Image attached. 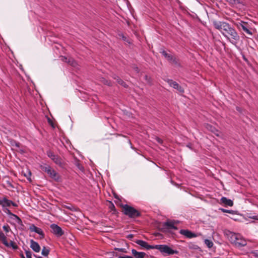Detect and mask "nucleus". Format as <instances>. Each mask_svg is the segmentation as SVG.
Wrapping results in <instances>:
<instances>
[{"instance_id": "obj_33", "label": "nucleus", "mask_w": 258, "mask_h": 258, "mask_svg": "<svg viewBox=\"0 0 258 258\" xmlns=\"http://www.w3.org/2000/svg\"><path fill=\"white\" fill-rule=\"evenodd\" d=\"M220 210L224 213H231L232 212V210H226L224 209H220Z\"/></svg>"}, {"instance_id": "obj_28", "label": "nucleus", "mask_w": 258, "mask_h": 258, "mask_svg": "<svg viewBox=\"0 0 258 258\" xmlns=\"http://www.w3.org/2000/svg\"><path fill=\"white\" fill-rule=\"evenodd\" d=\"M68 63L73 67H75L77 65L76 61L72 58H69Z\"/></svg>"}, {"instance_id": "obj_17", "label": "nucleus", "mask_w": 258, "mask_h": 258, "mask_svg": "<svg viewBox=\"0 0 258 258\" xmlns=\"http://www.w3.org/2000/svg\"><path fill=\"white\" fill-rule=\"evenodd\" d=\"M12 203V201L7 199L6 198H3L0 199V205L3 207H10Z\"/></svg>"}, {"instance_id": "obj_9", "label": "nucleus", "mask_w": 258, "mask_h": 258, "mask_svg": "<svg viewBox=\"0 0 258 258\" xmlns=\"http://www.w3.org/2000/svg\"><path fill=\"white\" fill-rule=\"evenodd\" d=\"M50 228L52 230V232L57 237H60L64 234L61 228L56 224H51L50 225Z\"/></svg>"}, {"instance_id": "obj_24", "label": "nucleus", "mask_w": 258, "mask_h": 258, "mask_svg": "<svg viewBox=\"0 0 258 258\" xmlns=\"http://www.w3.org/2000/svg\"><path fill=\"white\" fill-rule=\"evenodd\" d=\"M5 246L8 247H12L14 249H17L18 248V246L13 241H11L10 243L8 242V245Z\"/></svg>"}, {"instance_id": "obj_15", "label": "nucleus", "mask_w": 258, "mask_h": 258, "mask_svg": "<svg viewBox=\"0 0 258 258\" xmlns=\"http://www.w3.org/2000/svg\"><path fill=\"white\" fill-rule=\"evenodd\" d=\"M4 211L5 213H6L7 214H8V215H11V216L14 217V219H15V221L18 224H20V223H21L22 222L21 219L17 215L12 213L10 211V210L9 209H8V208H5L4 209Z\"/></svg>"}, {"instance_id": "obj_32", "label": "nucleus", "mask_w": 258, "mask_h": 258, "mask_svg": "<svg viewBox=\"0 0 258 258\" xmlns=\"http://www.w3.org/2000/svg\"><path fill=\"white\" fill-rule=\"evenodd\" d=\"M155 140L159 144H162L163 143V140L159 138V137H156L155 138Z\"/></svg>"}, {"instance_id": "obj_2", "label": "nucleus", "mask_w": 258, "mask_h": 258, "mask_svg": "<svg viewBox=\"0 0 258 258\" xmlns=\"http://www.w3.org/2000/svg\"><path fill=\"white\" fill-rule=\"evenodd\" d=\"M229 238L231 242L237 247H242L246 245V240L239 234L230 232Z\"/></svg>"}, {"instance_id": "obj_43", "label": "nucleus", "mask_w": 258, "mask_h": 258, "mask_svg": "<svg viewBox=\"0 0 258 258\" xmlns=\"http://www.w3.org/2000/svg\"><path fill=\"white\" fill-rule=\"evenodd\" d=\"M29 175H31V173L30 172H29Z\"/></svg>"}, {"instance_id": "obj_8", "label": "nucleus", "mask_w": 258, "mask_h": 258, "mask_svg": "<svg viewBox=\"0 0 258 258\" xmlns=\"http://www.w3.org/2000/svg\"><path fill=\"white\" fill-rule=\"evenodd\" d=\"M160 53L170 62L175 64L179 65V61L178 59L175 57L174 55L168 53L166 51L163 50Z\"/></svg>"}, {"instance_id": "obj_10", "label": "nucleus", "mask_w": 258, "mask_h": 258, "mask_svg": "<svg viewBox=\"0 0 258 258\" xmlns=\"http://www.w3.org/2000/svg\"><path fill=\"white\" fill-rule=\"evenodd\" d=\"M29 230L31 232H34L37 234H38L40 236V238L42 239L44 237V233L43 230L37 227H36L34 224H31L29 227Z\"/></svg>"}, {"instance_id": "obj_25", "label": "nucleus", "mask_w": 258, "mask_h": 258, "mask_svg": "<svg viewBox=\"0 0 258 258\" xmlns=\"http://www.w3.org/2000/svg\"><path fill=\"white\" fill-rule=\"evenodd\" d=\"M100 81L104 84L108 86H111L112 85V82L110 81L107 80L104 78H102L100 80Z\"/></svg>"}, {"instance_id": "obj_13", "label": "nucleus", "mask_w": 258, "mask_h": 258, "mask_svg": "<svg viewBox=\"0 0 258 258\" xmlns=\"http://www.w3.org/2000/svg\"><path fill=\"white\" fill-rule=\"evenodd\" d=\"M180 233L189 238H191L197 236V235L195 233H192L188 230L181 229L180 231Z\"/></svg>"}, {"instance_id": "obj_36", "label": "nucleus", "mask_w": 258, "mask_h": 258, "mask_svg": "<svg viewBox=\"0 0 258 258\" xmlns=\"http://www.w3.org/2000/svg\"><path fill=\"white\" fill-rule=\"evenodd\" d=\"M255 256L258 257V250H254L252 252Z\"/></svg>"}, {"instance_id": "obj_42", "label": "nucleus", "mask_w": 258, "mask_h": 258, "mask_svg": "<svg viewBox=\"0 0 258 258\" xmlns=\"http://www.w3.org/2000/svg\"><path fill=\"white\" fill-rule=\"evenodd\" d=\"M37 258H42L41 256H38Z\"/></svg>"}, {"instance_id": "obj_23", "label": "nucleus", "mask_w": 258, "mask_h": 258, "mask_svg": "<svg viewBox=\"0 0 258 258\" xmlns=\"http://www.w3.org/2000/svg\"><path fill=\"white\" fill-rule=\"evenodd\" d=\"M0 240L2 241L3 243L5 245H8V241L7 240V238L2 231H0Z\"/></svg>"}, {"instance_id": "obj_7", "label": "nucleus", "mask_w": 258, "mask_h": 258, "mask_svg": "<svg viewBox=\"0 0 258 258\" xmlns=\"http://www.w3.org/2000/svg\"><path fill=\"white\" fill-rule=\"evenodd\" d=\"M234 25L237 27L238 29H240L241 28L242 30L246 34L250 35L252 34V32L249 30L250 26L247 22L240 21L234 24Z\"/></svg>"}, {"instance_id": "obj_37", "label": "nucleus", "mask_w": 258, "mask_h": 258, "mask_svg": "<svg viewBox=\"0 0 258 258\" xmlns=\"http://www.w3.org/2000/svg\"><path fill=\"white\" fill-rule=\"evenodd\" d=\"M11 205H12L14 207L17 206V205L15 203L13 202V201H12V203H11Z\"/></svg>"}, {"instance_id": "obj_39", "label": "nucleus", "mask_w": 258, "mask_h": 258, "mask_svg": "<svg viewBox=\"0 0 258 258\" xmlns=\"http://www.w3.org/2000/svg\"><path fill=\"white\" fill-rule=\"evenodd\" d=\"M7 183H8L9 186H10L11 187H13L12 184L10 183V182L8 181Z\"/></svg>"}, {"instance_id": "obj_27", "label": "nucleus", "mask_w": 258, "mask_h": 258, "mask_svg": "<svg viewBox=\"0 0 258 258\" xmlns=\"http://www.w3.org/2000/svg\"><path fill=\"white\" fill-rule=\"evenodd\" d=\"M205 244L209 247L211 248L213 246V243L212 241L209 239H205L204 241Z\"/></svg>"}, {"instance_id": "obj_21", "label": "nucleus", "mask_w": 258, "mask_h": 258, "mask_svg": "<svg viewBox=\"0 0 258 258\" xmlns=\"http://www.w3.org/2000/svg\"><path fill=\"white\" fill-rule=\"evenodd\" d=\"M163 225L169 229H177V227L174 225V222L173 221H167L164 223Z\"/></svg>"}, {"instance_id": "obj_41", "label": "nucleus", "mask_w": 258, "mask_h": 258, "mask_svg": "<svg viewBox=\"0 0 258 258\" xmlns=\"http://www.w3.org/2000/svg\"><path fill=\"white\" fill-rule=\"evenodd\" d=\"M253 219L258 220V218H257V216L254 217Z\"/></svg>"}, {"instance_id": "obj_38", "label": "nucleus", "mask_w": 258, "mask_h": 258, "mask_svg": "<svg viewBox=\"0 0 258 258\" xmlns=\"http://www.w3.org/2000/svg\"><path fill=\"white\" fill-rule=\"evenodd\" d=\"M128 143L130 144V146H131V148H132V149H133V146H132V143H131V141H130V140H128Z\"/></svg>"}, {"instance_id": "obj_31", "label": "nucleus", "mask_w": 258, "mask_h": 258, "mask_svg": "<svg viewBox=\"0 0 258 258\" xmlns=\"http://www.w3.org/2000/svg\"><path fill=\"white\" fill-rule=\"evenodd\" d=\"M145 79L147 81V82L149 84H151V78L148 77L147 75L145 76Z\"/></svg>"}, {"instance_id": "obj_35", "label": "nucleus", "mask_w": 258, "mask_h": 258, "mask_svg": "<svg viewBox=\"0 0 258 258\" xmlns=\"http://www.w3.org/2000/svg\"><path fill=\"white\" fill-rule=\"evenodd\" d=\"M69 58L65 56H62L61 57V60L63 61L68 62Z\"/></svg>"}, {"instance_id": "obj_29", "label": "nucleus", "mask_w": 258, "mask_h": 258, "mask_svg": "<svg viewBox=\"0 0 258 258\" xmlns=\"http://www.w3.org/2000/svg\"><path fill=\"white\" fill-rule=\"evenodd\" d=\"M25 253L27 258H32V253L30 250H25ZM22 258H25L23 254H21Z\"/></svg>"}, {"instance_id": "obj_14", "label": "nucleus", "mask_w": 258, "mask_h": 258, "mask_svg": "<svg viewBox=\"0 0 258 258\" xmlns=\"http://www.w3.org/2000/svg\"><path fill=\"white\" fill-rule=\"evenodd\" d=\"M30 247L36 252H39L41 249L38 243L33 239L30 240Z\"/></svg>"}, {"instance_id": "obj_11", "label": "nucleus", "mask_w": 258, "mask_h": 258, "mask_svg": "<svg viewBox=\"0 0 258 258\" xmlns=\"http://www.w3.org/2000/svg\"><path fill=\"white\" fill-rule=\"evenodd\" d=\"M167 82L168 84L170 85V86L177 90L179 92H184V89H183V88L181 86H180L176 82L170 79L167 80Z\"/></svg>"}, {"instance_id": "obj_19", "label": "nucleus", "mask_w": 258, "mask_h": 258, "mask_svg": "<svg viewBox=\"0 0 258 258\" xmlns=\"http://www.w3.org/2000/svg\"><path fill=\"white\" fill-rule=\"evenodd\" d=\"M113 78L116 80V81L118 82L119 84L121 85L124 88H127L128 87L127 85L126 84L125 82H124L122 80H121L120 78H119V77L114 75L113 76Z\"/></svg>"}, {"instance_id": "obj_4", "label": "nucleus", "mask_w": 258, "mask_h": 258, "mask_svg": "<svg viewBox=\"0 0 258 258\" xmlns=\"http://www.w3.org/2000/svg\"><path fill=\"white\" fill-rule=\"evenodd\" d=\"M124 214L130 218H135L140 216V213L134 208L124 205L122 206Z\"/></svg>"}, {"instance_id": "obj_22", "label": "nucleus", "mask_w": 258, "mask_h": 258, "mask_svg": "<svg viewBox=\"0 0 258 258\" xmlns=\"http://www.w3.org/2000/svg\"><path fill=\"white\" fill-rule=\"evenodd\" d=\"M232 7H236L240 4L239 0H225Z\"/></svg>"}, {"instance_id": "obj_20", "label": "nucleus", "mask_w": 258, "mask_h": 258, "mask_svg": "<svg viewBox=\"0 0 258 258\" xmlns=\"http://www.w3.org/2000/svg\"><path fill=\"white\" fill-rule=\"evenodd\" d=\"M206 128L208 130H209V131H211V132L213 133L217 136H219V131L217 129H216L214 127L212 126L211 125L209 124H207L206 125Z\"/></svg>"}, {"instance_id": "obj_30", "label": "nucleus", "mask_w": 258, "mask_h": 258, "mask_svg": "<svg viewBox=\"0 0 258 258\" xmlns=\"http://www.w3.org/2000/svg\"><path fill=\"white\" fill-rule=\"evenodd\" d=\"M3 228L4 231H5L6 232H8L9 230H10V228L9 225H4L3 227Z\"/></svg>"}, {"instance_id": "obj_16", "label": "nucleus", "mask_w": 258, "mask_h": 258, "mask_svg": "<svg viewBox=\"0 0 258 258\" xmlns=\"http://www.w3.org/2000/svg\"><path fill=\"white\" fill-rule=\"evenodd\" d=\"M220 203L226 206L231 207L233 205V202L232 200L227 199L226 197H223L220 199Z\"/></svg>"}, {"instance_id": "obj_6", "label": "nucleus", "mask_w": 258, "mask_h": 258, "mask_svg": "<svg viewBox=\"0 0 258 258\" xmlns=\"http://www.w3.org/2000/svg\"><path fill=\"white\" fill-rule=\"evenodd\" d=\"M46 154L48 157L50 158L56 165H58L60 167H63L64 166V162L61 157L54 154L50 150L47 151Z\"/></svg>"}, {"instance_id": "obj_1", "label": "nucleus", "mask_w": 258, "mask_h": 258, "mask_svg": "<svg viewBox=\"0 0 258 258\" xmlns=\"http://www.w3.org/2000/svg\"><path fill=\"white\" fill-rule=\"evenodd\" d=\"M213 24L214 28L220 31L227 40L235 46L237 45L240 40V36L234 27L224 21H214Z\"/></svg>"}, {"instance_id": "obj_26", "label": "nucleus", "mask_w": 258, "mask_h": 258, "mask_svg": "<svg viewBox=\"0 0 258 258\" xmlns=\"http://www.w3.org/2000/svg\"><path fill=\"white\" fill-rule=\"evenodd\" d=\"M49 249L46 248L45 246H44L42 248L41 253L44 256H47L49 253Z\"/></svg>"}, {"instance_id": "obj_18", "label": "nucleus", "mask_w": 258, "mask_h": 258, "mask_svg": "<svg viewBox=\"0 0 258 258\" xmlns=\"http://www.w3.org/2000/svg\"><path fill=\"white\" fill-rule=\"evenodd\" d=\"M132 252L136 258H144L146 255V253L145 252H138L134 249L132 250Z\"/></svg>"}, {"instance_id": "obj_3", "label": "nucleus", "mask_w": 258, "mask_h": 258, "mask_svg": "<svg viewBox=\"0 0 258 258\" xmlns=\"http://www.w3.org/2000/svg\"><path fill=\"white\" fill-rule=\"evenodd\" d=\"M40 168L42 171L46 172L49 177L54 180H59L60 178L59 174L49 165H47L46 164L41 165H40Z\"/></svg>"}, {"instance_id": "obj_12", "label": "nucleus", "mask_w": 258, "mask_h": 258, "mask_svg": "<svg viewBox=\"0 0 258 258\" xmlns=\"http://www.w3.org/2000/svg\"><path fill=\"white\" fill-rule=\"evenodd\" d=\"M136 243L141 246L146 248V249H154V245H151L148 244V243L145 241L142 240H138L136 242Z\"/></svg>"}, {"instance_id": "obj_34", "label": "nucleus", "mask_w": 258, "mask_h": 258, "mask_svg": "<svg viewBox=\"0 0 258 258\" xmlns=\"http://www.w3.org/2000/svg\"><path fill=\"white\" fill-rule=\"evenodd\" d=\"M118 258H133V257L131 256L123 255V256H119L118 257Z\"/></svg>"}, {"instance_id": "obj_5", "label": "nucleus", "mask_w": 258, "mask_h": 258, "mask_svg": "<svg viewBox=\"0 0 258 258\" xmlns=\"http://www.w3.org/2000/svg\"><path fill=\"white\" fill-rule=\"evenodd\" d=\"M154 249L159 250L161 253L166 254L168 255L173 254H177L178 251L173 250L167 245H154Z\"/></svg>"}, {"instance_id": "obj_40", "label": "nucleus", "mask_w": 258, "mask_h": 258, "mask_svg": "<svg viewBox=\"0 0 258 258\" xmlns=\"http://www.w3.org/2000/svg\"><path fill=\"white\" fill-rule=\"evenodd\" d=\"M133 237V234H129L128 236H127V238H132Z\"/></svg>"}]
</instances>
